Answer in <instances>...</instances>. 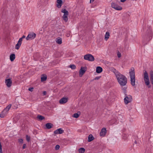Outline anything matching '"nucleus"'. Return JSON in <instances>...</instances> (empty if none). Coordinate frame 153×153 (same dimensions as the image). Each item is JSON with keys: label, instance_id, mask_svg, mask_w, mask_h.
<instances>
[{"label": "nucleus", "instance_id": "nucleus-1", "mask_svg": "<svg viewBox=\"0 0 153 153\" xmlns=\"http://www.w3.org/2000/svg\"><path fill=\"white\" fill-rule=\"evenodd\" d=\"M116 78L118 83L121 86L126 85L127 83V79L125 76L120 73Z\"/></svg>", "mask_w": 153, "mask_h": 153}, {"label": "nucleus", "instance_id": "nucleus-2", "mask_svg": "<svg viewBox=\"0 0 153 153\" xmlns=\"http://www.w3.org/2000/svg\"><path fill=\"white\" fill-rule=\"evenodd\" d=\"M130 76L131 78V83L132 86H134L135 83V75L134 69L131 68L129 71Z\"/></svg>", "mask_w": 153, "mask_h": 153}, {"label": "nucleus", "instance_id": "nucleus-3", "mask_svg": "<svg viewBox=\"0 0 153 153\" xmlns=\"http://www.w3.org/2000/svg\"><path fill=\"white\" fill-rule=\"evenodd\" d=\"M144 81L146 85L148 86L149 88L151 87L150 85V81L148 76V74L146 71H145L143 74Z\"/></svg>", "mask_w": 153, "mask_h": 153}, {"label": "nucleus", "instance_id": "nucleus-4", "mask_svg": "<svg viewBox=\"0 0 153 153\" xmlns=\"http://www.w3.org/2000/svg\"><path fill=\"white\" fill-rule=\"evenodd\" d=\"M11 105L10 104L8 105L2 111L0 114V117L1 118H4L6 116L8 113V111L11 108Z\"/></svg>", "mask_w": 153, "mask_h": 153}, {"label": "nucleus", "instance_id": "nucleus-5", "mask_svg": "<svg viewBox=\"0 0 153 153\" xmlns=\"http://www.w3.org/2000/svg\"><path fill=\"white\" fill-rule=\"evenodd\" d=\"M61 12L64 13L62 16L63 19L65 22H67L68 20V12L65 9H62L61 10Z\"/></svg>", "mask_w": 153, "mask_h": 153}, {"label": "nucleus", "instance_id": "nucleus-6", "mask_svg": "<svg viewBox=\"0 0 153 153\" xmlns=\"http://www.w3.org/2000/svg\"><path fill=\"white\" fill-rule=\"evenodd\" d=\"M132 100V97L130 95H127L125 94V98H124V102L125 104L127 105L131 102Z\"/></svg>", "mask_w": 153, "mask_h": 153}, {"label": "nucleus", "instance_id": "nucleus-7", "mask_svg": "<svg viewBox=\"0 0 153 153\" xmlns=\"http://www.w3.org/2000/svg\"><path fill=\"white\" fill-rule=\"evenodd\" d=\"M84 58L85 60L91 62L93 61L94 60V56L90 54H88L85 55Z\"/></svg>", "mask_w": 153, "mask_h": 153}, {"label": "nucleus", "instance_id": "nucleus-8", "mask_svg": "<svg viewBox=\"0 0 153 153\" xmlns=\"http://www.w3.org/2000/svg\"><path fill=\"white\" fill-rule=\"evenodd\" d=\"M36 34L33 33H29L26 38V39L27 40H31L34 39L36 37Z\"/></svg>", "mask_w": 153, "mask_h": 153}, {"label": "nucleus", "instance_id": "nucleus-9", "mask_svg": "<svg viewBox=\"0 0 153 153\" xmlns=\"http://www.w3.org/2000/svg\"><path fill=\"white\" fill-rule=\"evenodd\" d=\"M111 6L112 8L117 10H120L122 9V8L121 6L118 5L115 3H112Z\"/></svg>", "mask_w": 153, "mask_h": 153}, {"label": "nucleus", "instance_id": "nucleus-10", "mask_svg": "<svg viewBox=\"0 0 153 153\" xmlns=\"http://www.w3.org/2000/svg\"><path fill=\"white\" fill-rule=\"evenodd\" d=\"M6 85L8 87H10L12 84V81L10 79H6L5 82Z\"/></svg>", "mask_w": 153, "mask_h": 153}, {"label": "nucleus", "instance_id": "nucleus-11", "mask_svg": "<svg viewBox=\"0 0 153 153\" xmlns=\"http://www.w3.org/2000/svg\"><path fill=\"white\" fill-rule=\"evenodd\" d=\"M86 71V68L85 67H81L79 71V75L80 76H82L84 74Z\"/></svg>", "mask_w": 153, "mask_h": 153}, {"label": "nucleus", "instance_id": "nucleus-12", "mask_svg": "<svg viewBox=\"0 0 153 153\" xmlns=\"http://www.w3.org/2000/svg\"><path fill=\"white\" fill-rule=\"evenodd\" d=\"M106 128H103L101 130L100 133V136L104 137L106 133Z\"/></svg>", "mask_w": 153, "mask_h": 153}, {"label": "nucleus", "instance_id": "nucleus-13", "mask_svg": "<svg viewBox=\"0 0 153 153\" xmlns=\"http://www.w3.org/2000/svg\"><path fill=\"white\" fill-rule=\"evenodd\" d=\"M68 100L67 97H63L59 101V102L61 104H63L67 102Z\"/></svg>", "mask_w": 153, "mask_h": 153}, {"label": "nucleus", "instance_id": "nucleus-14", "mask_svg": "<svg viewBox=\"0 0 153 153\" xmlns=\"http://www.w3.org/2000/svg\"><path fill=\"white\" fill-rule=\"evenodd\" d=\"M64 132V130L61 128L57 129L54 131L55 134H62Z\"/></svg>", "mask_w": 153, "mask_h": 153}, {"label": "nucleus", "instance_id": "nucleus-15", "mask_svg": "<svg viewBox=\"0 0 153 153\" xmlns=\"http://www.w3.org/2000/svg\"><path fill=\"white\" fill-rule=\"evenodd\" d=\"M62 0H57L56 7L59 8H61L62 5Z\"/></svg>", "mask_w": 153, "mask_h": 153}, {"label": "nucleus", "instance_id": "nucleus-16", "mask_svg": "<svg viewBox=\"0 0 153 153\" xmlns=\"http://www.w3.org/2000/svg\"><path fill=\"white\" fill-rule=\"evenodd\" d=\"M21 40L22 39H19L18 42V43L16 45L15 48L16 49L18 50L21 46L22 43V42H21Z\"/></svg>", "mask_w": 153, "mask_h": 153}, {"label": "nucleus", "instance_id": "nucleus-17", "mask_svg": "<svg viewBox=\"0 0 153 153\" xmlns=\"http://www.w3.org/2000/svg\"><path fill=\"white\" fill-rule=\"evenodd\" d=\"M111 71L114 73L116 76V77L120 73L114 68H111Z\"/></svg>", "mask_w": 153, "mask_h": 153}, {"label": "nucleus", "instance_id": "nucleus-18", "mask_svg": "<svg viewBox=\"0 0 153 153\" xmlns=\"http://www.w3.org/2000/svg\"><path fill=\"white\" fill-rule=\"evenodd\" d=\"M150 80L152 84L153 85V71H150Z\"/></svg>", "mask_w": 153, "mask_h": 153}, {"label": "nucleus", "instance_id": "nucleus-19", "mask_svg": "<svg viewBox=\"0 0 153 153\" xmlns=\"http://www.w3.org/2000/svg\"><path fill=\"white\" fill-rule=\"evenodd\" d=\"M117 123V120L116 119L111 120L108 122V124L109 125H112L114 124H116Z\"/></svg>", "mask_w": 153, "mask_h": 153}, {"label": "nucleus", "instance_id": "nucleus-20", "mask_svg": "<svg viewBox=\"0 0 153 153\" xmlns=\"http://www.w3.org/2000/svg\"><path fill=\"white\" fill-rule=\"evenodd\" d=\"M102 71V69L101 67L100 66H98L97 67L96 69V72L97 73H100Z\"/></svg>", "mask_w": 153, "mask_h": 153}, {"label": "nucleus", "instance_id": "nucleus-21", "mask_svg": "<svg viewBox=\"0 0 153 153\" xmlns=\"http://www.w3.org/2000/svg\"><path fill=\"white\" fill-rule=\"evenodd\" d=\"M110 36V33L108 32H106L105 34V40H107L109 38Z\"/></svg>", "mask_w": 153, "mask_h": 153}, {"label": "nucleus", "instance_id": "nucleus-22", "mask_svg": "<svg viewBox=\"0 0 153 153\" xmlns=\"http://www.w3.org/2000/svg\"><path fill=\"white\" fill-rule=\"evenodd\" d=\"M56 42L59 44H61L62 43V39L61 38L59 37L56 39Z\"/></svg>", "mask_w": 153, "mask_h": 153}, {"label": "nucleus", "instance_id": "nucleus-23", "mask_svg": "<svg viewBox=\"0 0 153 153\" xmlns=\"http://www.w3.org/2000/svg\"><path fill=\"white\" fill-rule=\"evenodd\" d=\"M94 139V137L92 134H90L89 135L88 137V141L90 142L93 140Z\"/></svg>", "mask_w": 153, "mask_h": 153}, {"label": "nucleus", "instance_id": "nucleus-24", "mask_svg": "<svg viewBox=\"0 0 153 153\" xmlns=\"http://www.w3.org/2000/svg\"><path fill=\"white\" fill-rule=\"evenodd\" d=\"M15 58V55L14 54H12L10 56V59L11 61H13Z\"/></svg>", "mask_w": 153, "mask_h": 153}, {"label": "nucleus", "instance_id": "nucleus-25", "mask_svg": "<svg viewBox=\"0 0 153 153\" xmlns=\"http://www.w3.org/2000/svg\"><path fill=\"white\" fill-rule=\"evenodd\" d=\"M46 127L47 128L49 129L52 128V124L51 123H47L46 124Z\"/></svg>", "mask_w": 153, "mask_h": 153}, {"label": "nucleus", "instance_id": "nucleus-26", "mask_svg": "<svg viewBox=\"0 0 153 153\" xmlns=\"http://www.w3.org/2000/svg\"><path fill=\"white\" fill-rule=\"evenodd\" d=\"M78 151L79 153H84L85 152V150L83 148H80L79 149Z\"/></svg>", "mask_w": 153, "mask_h": 153}, {"label": "nucleus", "instance_id": "nucleus-27", "mask_svg": "<svg viewBox=\"0 0 153 153\" xmlns=\"http://www.w3.org/2000/svg\"><path fill=\"white\" fill-rule=\"evenodd\" d=\"M47 79V76L46 75H42L41 78V81H44L46 80Z\"/></svg>", "mask_w": 153, "mask_h": 153}, {"label": "nucleus", "instance_id": "nucleus-28", "mask_svg": "<svg viewBox=\"0 0 153 153\" xmlns=\"http://www.w3.org/2000/svg\"><path fill=\"white\" fill-rule=\"evenodd\" d=\"M37 118L41 120H42L43 119H44L45 118L44 117L41 115H38L37 116Z\"/></svg>", "mask_w": 153, "mask_h": 153}, {"label": "nucleus", "instance_id": "nucleus-29", "mask_svg": "<svg viewBox=\"0 0 153 153\" xmlns=\"http://www.w3.org/2000/svg\"><path fill=\"white\" fill-rule=\"evenodd\" d=\"M79 115L78 113H75L73 115V117L75 118H77L79 117Z\"/></svg>", "mask_w": 153, "mask_h": 153}, {"label": "nucleus", "instance_id": "nucleus-30", "mask_svg": "<svg viewBox=\"0 0 153 153\" xmlns=\"http://www.w3.org/2000/svg\"><path fill=\"white\" fill-rule=\"evenodd\" d=\"M69 66L72 69H74L76 68V66L74 65H70Z\"/></svg>", "mask_w": 153, "mask_h": 153}, {"label": "nucleus", "instance_id": "nucleus-31", "mask_svg": "<svg viewBox=\"0 0 153 153\" xmlns=\"http://www.w3.org/2000/svg\"><path fill=\"white\" fill-rule=\"evenodd\" d=\"M26 139L28 142H29L30 140V137L27 135L26 136Z\"/></svg>", "mask_w": 153, "mask_h": 153}, {"label": "nucleus", "instance_id": "nucleus-32", "mask_svg": "<svg viewBox=\"0 0 153 153\" xmlns=\"http://www.w3.org/2000/svg\"><path fill=\"white\" fill-rule=\"evenodd\" d=\"M60 148V146L59 145H56L55 147V149L56 150H58Z\"/></svg>", "mask_w": 153, "mask_h": 153}, {"label": "nucleus", "instance_id": "nucleus-33", "mask_svg": "<svg viewBox=\"0 0 153 153\" xmlns=\"http://www.w3.org/2000/svg\"><path fill=\"white\" fill-rule=\"evenodd\" d=\"M19 142L22 144L23 143V140L22 139H19L18 140Z\"/></svg>", "mask_w": 153, "mask_h": 153}, {"label": "nucleus", "instance_id": "nucleus-34", "mask_svg": "<svg viewBox=\"0 0 153 153\" xmlns=\"http://www.w3.org/2000/svg\"><path fill=\"white\" fill-rule=\"evenodd\" d=\"M127 138V135L124 134L123 136V138L124 140H126Z\"/></svg>", "mask_w": 153, "mask_h": 153}, {"label": "nucleus", "instance_id": "nucleus-35", "mask_svg": "<svg viewBox=\"0 0 153 153\" xmlns=\"http://www.w3.org/2000/svg\"><path fill=\"white\" fill-rule=\"evenodd\" d=\"M117 56L119 58H120L121 56V54L119 52H118L117 53Z\"/></svg>", "mask_w": 153, "mask_h": 153}, {"label": "nucleus", "instance_id": "nucleus-36", "mask_svg": "<svg viewBox=\"0 0 153 153\" xmlns=\"http://www.w3.org/2000/svg\"><path fill=\"white\" fill-rule=\"evenodd\" d=\"M26 37V36H25V35H23V36L22 37L20 38L19 39H21L22 40H21V42H22V39H24V38H25Z\"/></svg>", "mask_w": 153, "mask_h": 153}, {"label": "nucleus", "instance_id": "nucleus-37", "mask_svg": "<svg viewBox=\"0 0 153 153\" xmlns=\"http://www.w3.org/2000/svg\"><path fill=\"white\" fill-rule=\"evenodd\" d=\"M33 88H30L28 89L29 91H33Z\"/></svg>", "mask_w": 153, "mask_h": 153}, {"label": "nucleus", "instance_id": "nucleus-38", "mask_svg": "<svg viewBox=\"0 0 153 153\" xmlns=\"http://www.w3.org/2000/svg\"><path fill=\"white\" fill-rule=\"evenodd\" d=\"M26 145L25 144H23V149H25V148H26Z\"/></svg>", "mask_w": 153, "mask_h": 153}, {"label": "nucleus", "instance_id": "nucleus-39", "mask_svg": "<svg viewBox=\"0 0 153 153\" xmlns=\"http://www.w3.org/2000/svg\"><path fill=\"white\" fill-rule=\"evenodd\" d=\"M70 33H67L66 34V36H67V37H69V36H70Z\"/></svg>", "mask_w": 153, "mask_h": 153}, {"label": "nucleus", "instance_id": "nucleus-40", "mask_svg": "<svg viewBox=\"0 0 153 153\" xmlns=\"http://www.w3.org/2000/svg\"><path fill=\"white\" fill-rule=\"evenodd\" d=\"M44 95H45L46 94V91H44L43 92Z\"/></svg>", "mask_w": 153, "mask_h": 153}, {"label": "nucleus", "instance_id": "nucleus-41", "mask_svg": "<svg viewBox=\"0 0 153 153\" xmlns=\"http://www.w3.org/2000/svg\"><path fill=\"white\" fill-rule=\"evenodd\" d=\"M120 1L122 2H123L126 1V0H120Z\"/></svg>", "mask_w": 153, "mask_h": 153}, {"label": "nucleus", "instance_id": "nucleus-42", "mask_svg": "<svg viewBox=\"0 0 153 153\" xmlns=\"http://www.w3.org/2000/svg\"><path fill=\"white\" fill-rule=\"evenodd\" d=\"M94 0H90V3H91V2H93L94 1Z\"/></svg>", "mask_w": 153, "mask_h": 153}, {"label": "nucleus", "instance_id": "nucleus-43", "mask_svg": "<svg viewBox=\"0 0 153 153\" xmlns=\"http://www.w3.org/2000/svg\"><path fill=\"white\" fill-rule=\"evenodd\" d=\"M99 77H97L95 78V79H99Z\"/></svg>", "mask_w": 153, "mask_h": 153}]
</instances>
